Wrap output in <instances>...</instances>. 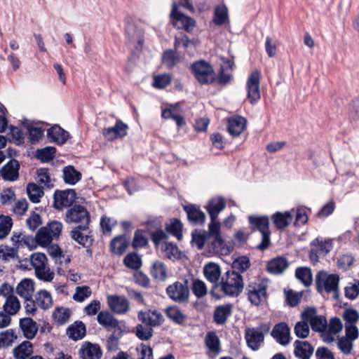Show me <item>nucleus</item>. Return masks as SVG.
<instances>
[{"label": "nucleus", "instance_id": "obj_1", "mask_svg": "<svg viewBox=\"0 0 359 359\" xmlns=\"http://www.w3.org/2000/svg\"><path fill=\"white\" fill-rule=\"evenodd\" d=\"M191 243L198 250H202L205 245L210 251L215 253H226L225 243L220 234V229L212 231L208 226V231H196L192 233Z\"/></svg>", "mask_w": 359, "mask_h": 359}, {"label": "nucleus", "instance_id": "obj_2", "mask_svg": "<svg viewBox=\"0 0 359 359\" xmlns=\"http://www.w3.org/2000/svg\"><path fill=\"white\" fill-rule=\"evenodd\" d=\"M243 280L241 275L235 271H227L221 278L219 283L221 290L225 295L237 297L243 289Z\"/></svg>", "mask_w": 359, "mask_h": 359}, {"label": "nucleus", "instance_id": "obj_3", "mask_svg": "<svg viewBox=\"0 0 359 359\" xmlns=\"http://www.w3.org/2000/svg\"><path fill=\"white\" fill-rule=\"evenodd\" d=\"M339 277L337 274H329L325 271H320L316 278L317 290L319 292H332L334 297H339Z\"/></svg>", "mask_w": 359, "mask_h": 359}, {"label": "nucleus", "instance_id": "obj_4", "mask_svg": "<svg viewBox=\"0 0 359 359\" xmlns=\"http://www.w3.org/2000/svg\"><path fill=\"white\" fill-rule=\"evenodd\" d=\"M47 261V257L43 253L36 252L30 257V262L36 277L41 280L50 282L54 278V273L48 267Z\"/></svg>", "mask_w": 359, "mask_h": 359}, {"label": "nucleus", "instance_id": "obj_5", "mask_svg": "<svg viewBox=\"0 0 359 359\" xmlns=\"http://www.w3.org/2000/svg\"><path fill=\"white\" fill-rule=\"evenodd\" d=\"M267 285L260 280L250 282L246 292L249 301L255 306L264 304L267 298Z\"/></svg>", "mask_w": 359, "mask_h": 359}, {"label": "nucleus", "instance_id": "obj_6", "mask_svg": "<svg viewBox=\"0 0 359 359\" xmlns=\"http://www.w3.org/2000/svg\"><path fill=\"white\" fill-rule=\"evenodd\" d=\"M249 222L262 233V243L257 245V248L261 250L267 249L270 245L268 217L250 216L249 217Z\"/></svg>", "mask_w": 359, "mask_h": 359}, {"label": "nucleus", "instance_id": "obj_7", "mask_svg": "<svg viewBox=\"0 0 359 359\" xmlns=\"http://www.w3.org/2000/svg\"><path fill=\"white\" fill-rule=\"evenodd\" d=\"M170 299L179 304H187L189 299V289L187 283L176 281L166 288Z\"/></svg>", "mask_w": 359, "mask_h": 359}, {"label": "nucleus", "instance_id": "obj_8", "mask_svg": "<svg viewBox=\"0 0 359 359\" xmlns=\"http://www.w3.org/2000/svg\"><path fill=\"white\" fill-rule=\"evenodd\" d=\"M260 80L261 72L258 69L252 70L247 80V99L252 104L257 103L261 97L259 89Z\"/></svg>", "mask_w": 359, "mask_h": 359}, {"label": "nucleus", "instance_id": "obj_9", "mask_svg": "<svg viewBox=\"0 0 359 359\" xmlns=\"http://www.w3.org/2000/svg\"><path fill=\"white\" fill-rule=\"evenodd\" d=\"M302 320H307L311 329L316 332H324L327 329V322L323 316H318L314 307H308L301 313Z\"/></svg>", "mask_w": 359, "mask_h": 359}, {"label": "nucleus", "instance_id": "obj_10", "mask_svg": "<svg viewBox=\"0 0 359 359\" xmlns=\"http://www.w3.org/2000/svg\"><path fill=\"white\" fill-rule=\"evenodd\" d=\"M191 69L198 81L202 84H208L215 80L212 67L205 61H198L194 63Z\"/></svg>", "mask_w": 359, "mask_h": 359}, {"label": "nucleus", "instance_id": "obj_11", "mask_svg": "<svg viewBox=\"0 0 359 359\" xmlns=\"http://www.w3.org/2000/svg\"><path fill=\"white\" fill-rule=\"evenodd\" d=\"M225 205L224 199L219 196L212 198L207 205V210L211 219L210 227L212 231L215 232L218 229H220V222L217 220V216L224 209Z\"/></svg>", "mask_w": 359, "mask_h": 359}, {"label": "nucleus", "instance_id": "obj_12", "mask_svg": "<svg viewBox=\"0 0 359 359\" xmlns=\"http://www.w3.org/2000/svg\"><path fill=\"white\" fill-rule=\"evenodd\" d=\"M270 329L269 324H262L256 328H247L245 330V339L249 347L252 350H257L264 341L263 331L268 332Z\"/></svg>", "mask_w": 359, "mask_h": 359}, {"label": "nucleus", "instance_id": "obj_13", "mask_svg": "<svg viewBox=\"0 0 359 359\" xmlns=\"http://www.w3.org/2000/svg\"><path fill=\"white\" fill-rule=\"evenodd\" d=\"M170 19L172 25L177 29H183L190 32L195 26V20L178 11L176 2L172 3Z\"/></svg>", "mask_w": 359, "mask_h": 359}, {"label": "nucleus", "instance_id": "obj_14", "mask_svg": "<svg viewBox=\"0 0 359 359\" xmlns=\"http://www.w3.org/2000/svg\"><path fill=\"white\" fill-rule=\"evenodd\" d=\"M76 194L74 189L56 190L53 195V207L57 210L71 206L75 201Z\"/></svg>", "mask_w": 359, "mask_h": 359}, {"label": "nucleus", "instance_id": "obj_15", "mask_svg": "<svg viewBox=\"0 0 359 359\" xmlns=\"http://www.w3.org/2000/svg\"><path fill=\"white\" fill-rule=\"evenodd\" d=\"M66 218L68 223H78L79 225L89 226L90 222L89 212L81 205H74L67 210Z\"/></svg>", "mask_w": 359, "mask_h": 359}, {"label": "nucleus", "instance_id": "obj_16", "mask_svg": "<svg viewBox=\"0 0 359 359\" xmlns=\"http://www.w3.org/2000/svg\"><path fill=\"white\" fill-rule=\"evenodd\" d=\"M332 249V243L318 238L311 242V249L309 252L311 261L315 264L320 257L325 256Z\"/></svg>", "mask_w": 359, "mask_h": 359}, {"label": "nucleus", "instance_id": "obj_17", "mask_svg": "<svg viewBox=\"0 0 359 359\" xmlns=\"http://www.w3.org/2000/svg\"><path fill=\"white\" fill-rule=\"evenodd\" d=\"M203 273L206 280L213 284L211 294L215 296V290L219 287V280L222 278L221 267L219 264L210 262L204 265Z\"/></svg>", "mask_w": 359, "mask_h": 359}, {"label": "nucleus", "instance_id": "obj_18", "mask_svg": "<svg viewBox=\"0 0 359 359\" xmlns=\"http://www.w3.org/2000/svg\"><path fill=\"white\" fill-rule=\"evenodd\" d=\"M137 318L143 324L152 327H158L164 322L163 316L157 310L140 311L138 312Z\"/></svg>", "mask_w": 359, "mask_h": 359}, {"label": "nucleus", "instance_id": "obj_19", "mask_svg": "<svg viewBox=\"0 0 359 359\" xmlns=\"http://www.w3.org/2000/svg\"><path fill=\"white\" fill-rule=\"evenodd\" d=\"M128 129L127 124L121 120H117L114 126L103 128L102 134L108 141H114L126 136Z\"/></svg>", "mask_w": 359, "mask_h": 359}, {"label": "nucleus", "instance_id": "obj_20", "mask_svg": "<svg viewBox=\"0 0 359 359\" xmlns=\"http://www.w3.org/2000/svg\"><path fill=\"white\" fill-rule=\"evenodd\" d=\"M71 237L85 248L90 247L93 243L88 226L78 225L71 231Z\"/></svg>", "mask_w": 359, "mask_h": 359}, {"label": "nucleus", "instance_id": "obj_21", "mask_svg": "<svg viewBox=\"0 0 359 359\" xmlns=\"http://www.w3.org/2000/svg\"><path fill=\"white\" fill-rule=\"evenodd\" d=\"M107 303L110 309L118 314H124L129 310V302L123 296L109 295Z\"/></svg>", "mask_w": 359, "mask_h": 359}, {"label": "nucleus", "instance_id": "obj_22", "mask_svg": "<svg viewBox=\"0 0 359 359\" xmlns=\"http://www.w3.org/2000/svg\"><path fill=\"white\" fill-rule=\"evenodd\" d=\"M271 334L281 345L285 346L290 342V330L285 323L276 324L273 327Z\"/></svg>", "mask_w": 359, "mask_h": 359}, {"label": "nucleus", "instance_id": "obj_23", "mask_svg": "<svg viewBox=\"0 0 359 359\" xmlns=\"http://www.w3.org/2000/svg\"><path fill=\"white\" fill-rule=\"evenodd\" d=\"M79 353L82 359H100L102 355L100 346L88 341L82 344Z\"/></svg>", "mask_w": 359, "mask_h": 359}, {"label": "nucleus", "instance_id": "obj_24", "mask_svg": "<svg viewBox=\"0 0 359 359\" xmlns=\"http://www.w3.org/2000/svg\"><path fill=\"white\" fill-rule=\"evenodd\" d=\"M19 325L24 337L27 339H33L39 329L36 322L28 317L21 318Z\"/></svg>", "mask_w": 359, "mask_h": 359}, {"label": "nucleus", "instance_id": "obj_25", "mask_svg": "<svg viewBox=\"0 0 359 359\" xmlns=\"http://www.w3.org/2000/svg\"><path fill=\"white\" fill-rule=\"evenodd\" d=\"M20 163L15 158H11L5 165H4L0 172L4 180L8 181H15L19 177Z\"/></svg>", "mask_w": 359, "mask_h": 359}, {"label": "nucleus", "instance_id": "obj_26", "mask_svg": "<svg viewBox=\"0 0 359 359\" xmlns=\"http://www.w3.org/2000/svg\"><path fill=\"white\" fill-rule=\"evenodd\" d=\"M47 137L50 142L61 145L68 140L69 134L60 126L55 125L47 130Z\"/></svg>", "mask_w": 359, "mask_h": 359}, {"label": "nucleus", "instance_id": "obj_27", "mask_svg": "<svg viewBox=\"0 0 359 359\" xmlns=\"http://www.w3.org/2000/svg\"><path fill=\"white\" fill-rule=\"evenodd\" d=\"M289 266V262L285 257H277L271 259L267 263L268 271L273 275L283 273Z\"/></svg>", "mask_w": 359, "mask_h": 359}, {"label": "nucleus", "instance_id": "obj_28", "mask_svg": "<svg viewBox=\"0 0 359 359\" xmlns=\"http://www.w3.org/2000/svg\"><path fill=\"white\" fill-rule=\"evenodd\" d=\"M246 119L241 116H234L228 121V130L233 136L240 135L246 127Z\"/></svg>", "mask_w": 359, "mask_h": 359}, {"label": "nucleus", "instance_id": "obj_29", "mask_svg": "<svg viewBox=\"0 0 359 359\" xmlns=\"http://www.w3.org/2000/svg\"><path fill=\"white\" fill-rule=\"evenodd\" d=\"M34 292V283L31 279H23L18 285L16 292L26 301L32 298Z\"/></svg>", "mask_w": 359, "mask_h": 359}, {"label": "nucleus", "instance_id": "obj_30", "mask_svg": "<svg viewBox=\"0 0 359 359\" xmlns=\"http://www.w3.org/2000/svg\"><path fill=\"white\" fill-rule=\"evenodd\" d=\"M189 221L194 224H201L205 222V214L196 205H187L184 207Z\"/></svg>", "mask_w": 359, "mask_h": 359}, {"label": "nucleus", "instance_id": "obj_31", "mask_svg": "<svg viewBox=\"0 0 359 359\" xmlns=\"http://www.w3.org/2000/svg\"><path fill=\"white\" fill-rule=\"evenodd\" d=\"M294 352L295 356L300 359H309L313 353V348L307 341L297 340Z\"/></svg>", "mask_w": 359, "mask_h": 359}, {"label": "nucleus", "instance_id": "obj_32", "mask_svg": "<svg viewBox=\"0 0 359 359\" xmlns=\"http://www.w3.org/2000/svg\"><path fill=\"white\" fill-rule=\"evenodd\" d=\"M165 313L168 318L177 325H183L185 323L187 317L182 313L177 306H170L165 310Z\"/></svg>", "mask_w": 359, "mask_h": 359}, {"label": "nucleus", "instance_id": "obj_33", "mask_svg": "<svg viewBox=\"0 0 359 359\" xmlns=\"http://www.w3.org/2000/svg\"><path fill=\"white\" fill-rule=\"evenodd\" d=\"M232 306L231 304L218 306L214 311V321L218 325H223L231 314Z\"/></svg>", "mask_w": 359, "mask_h": 359}, {"label": "nucleus", "instance_id": "obj_34", "mask_svg": "<svg viewBox=\"0 0 359 359\" xmlns=\"http://www.w3.org/2000/svg\"><path fill=\"white\" fill-rule=\"evenodd\" d=\"M86 326L81 321H76L67 329V334L73 340H79L86 335Z\"/></svg>", "mask_w": 359, "mask_h": 359}, {"label": "nucleus", "instance_id": "obj_35", "mask_svg": "<svg viewBox=\"0 0 359 359\" xmlns=\"http://www.w3.org/2000/svg\"><path fill=\"white\" fill-rule=\"evenodd\" d=\"M97 322L107 329H114L118 326V320L109 311H100L97 316Z\"/></svg>", "mask_w": 359, "mask_h": 359}, {"label": "nucleus", "instance_id": "obj_36", "mask_svg": "<svg viewBox=\"0 0 359 359\" xmlns=\"http://www.w3.org/2000/svg\"><path fill=\"white\" fill-rule=\"evenodd\" d=\"M36 304L43 310L48 309L53 306V299L50 293L46 290H41L35 295Z\"/></svg>", "mask_w": 359, "mask_h": 359}, {"label": "nucleus", "instance_id": "obj_37", "mask_svg": "<svg viewBox=\"0 0 359 359\" xmlns=\"http://www.w3.org/2000/svg\"><path fill=\"white\" fill-rule=\"evenodd\" d=\"M34 352L33 344L29 341H25L13 350L14 356L17 359H26Z\"/></svg>", "mask_w": 359, "mask_h": 359}, {"label": "nucleus", "instance_id": "obj_38", "mask_svg": "<svg viewBox=\"0 0 359 359\" xmlns=\"http://www.w3.org/2000/svg\"><path fill=\"white\" fill-rule=\"evenodd\" d=\"M150 272L152 277L156 280L163 281L167 278V269L165 264L159 260L152 263Z\"/></svg>", "mask_w": 359, "mask_h": 359}, {"label": "nucleus", "instance_id": "obj_39", "mask_svg": "<svg viewBox=\"0 0 359 359\" xmlns=\"http://www.w3.org/2000/svg\"><path fill=\"white\" fill-rule=\"evenodd\" d=\"M292 215L290 212H285L284 213L277 212L273 217V222L278 229H282L287 226L292 221Z\"/></svg>", "mask_w": 359, "mask_h": 359}, {"label": "nucleus", "instance_id": "obj_40", "mask_svg": "<svg viewBox=\"0 0 359 359\" xmlns=\"http://www.w3.org/2000/svg\"><path fill=\"white\" fill-rule=\"evenodd\" d=\"M25 127L27 128L29 133V140L34 144L39 140L43 135L45 129L39 125H34L27 122L24 123Z\"/></svg>", "mask_w": 359, "mask_h": 359}, {"label": "nucleus", "instance_id": "obj_41", "mask_svg": "<svg viewBox=\"0 0 359 359\" xmlns=\"http://www.w3.org/2000/svg\"><path fill=\"white\" fill-rule=\"evenodd\" d=\"M71 315V310L65 307H57L53 312V320L57 325H63L67 323Z\"/></svg>", "mask_w": 359, "mask_h": 359}, {"label": "nucleus", "instance_id": "obj_42", "mask_svg": "<svg viewBox=\"0 0 359 359\" xmlns=\"http://www.w3.org/2000/svg\"><path fill=\"white\" fill-rule=\"evenodd\" d=\"M161 116L165 119L172 118L179 127L185 123L184 118L179 114L176 106H170L169 108L163 109Z\"/></svg>", "mask_w": 359, "mask_h": 359}, {"label": "nucleus", "instance_id": "obj_43", "mask_svg": "<svg viewBox=\"0 0 359 359\" xmlns=\"http://www.w3.org/2000/svg\"><path fill=\"white\" fill-rule=\"evenodd\" d=\"M205 342L206 346L210 352L215 355L219 354L220 351V341L215 332H208L205 336Z\"/></svg>", "mask_w": 359, "mask_h": 359}, {"label": "nucleus", "instance_id": "obj_44", "mask_svg": "<svg viewBox=\"0 0 359 359\" xmlns=\"http://www.w3.org/2000/svg\"><path fill=\"white\" fill-rule=\"evenodd\" d=\"M63 178L66 183L75 184L81 178V174L73 166L68 165L63 169Z\"/></svg>", "mask_w": 359, "mask_h": 359}, {"label": "nucleus", "instance_id": "obj_45", "mask_svg": "<svg viewBox=\"0 0 359 359\" xmlns=\"http://www.w3.org/2000/svg\"><path fill=\"white\" fill-rule=\"evenodd\" d=\"M4 311L8 316L16 314L20 309V304L18 299L15 295H11L6 298L4 304Z\"/></svg>", "mask_w": 359, "mask_h": 359}, {"label": "nucleus", "instance_id": "obj_46", "mask_svg": "<svg viewBox=\"0 0 359 359\" xmlns=\"http://www.w3.org/2000/svg\"><path fill=\"white\" fill-rule=\"evenodd\" d=\"M295 276L306 287L310 286L312 283L311 271L308 267H298L295 271Z\"/></svg>", "mask_w": 359, "mask_h": 359}, {"label": "nucleus", "instance_id": "obj_47", "mask_svg": "<svg viewBox=\"0 0 359 359\" xmlns=\"http://www.w3.org/2000/svg\"><path fill=\"white\" fill-rule=\"evenodd\" d=\"M161 250L165 257L169 259H176L180 257V252L177 246L172 243L164 242L161 245Z\"/></svg>", "mask_w": 359, "mask_h": 359}, {"label": "nucleus", "instance_id": "obj_48", "mask_svg": "<svg viewBox=\"0 0 359 359\" xmlns=\"http://www.w3.org/2000/svg\"><path fill=\"white\" fill-rule=\"evenodd\" d=\"M13 219L8 215H0V240L5 238L11 232Z\"/></svg>", "mask_w": 359, "mask_h": 359}, {"label": "nucleus", "instance_id": "obj_49", "mask_svg": "<svg viewBox=\"0 0 359 359\" xmlns=\"http://www.w3.org/2000/svg\"><path fill=\"white\" fill-rule=\"evenodd\" d=\"M27 192L29 200L33 203H39L43 195L41 188L34 183L27 184Z\"/></svg>", "mask_w": 359, "mask_h": 359}, {"label": "nucleus", "instance_id": "obj_50", "mask_svg": "<svg viewBox=\"0 0 359 359\" xmlns=\"http://www.w3.org/2000/svg\"><path fill=\"white\" fill-rule=\"evenodd\" d=\"M250 266V259L246 256L239 257L232 263V270L236 272L243 273L246 271Z\"/></svg>", "mask_w": 359, "mask_h": 359}, {"label": "nucleus", "instance_id": "obj_51", "mask_svg": "<svg viewBox=\"0 0 359 359\" xmlns=\"http://www.w3.org/2000/svg\"><path fill=\"white\" fill-rule=\"evenodd\" d=\"M110 247L113 252L118 255H121L127 249L128 244L126 243V239L123 237L118 236L114 238L111 241L110 243Z\"/></svg>", "mask_w": 359, "mask_h": 359}, {"label": "nucleus", "instance_id": "obj_52", "mask_svg": "<svg viewBox=\"0 0 359 359\" xmlns=\"http://www.w3.org/2000/svg\"><path fill=\"white\" fill-rule=\"evenodd\" d=\"M191 290L194 294L198 298H202L208 293L206 284L200 279H196L193 281Z\"/></svg>", "mask_w": 359, "mask_h": 359}, {"label": "nucleus", "instance_id": "obj_53", "mask_svg": "<svg viewBox=\"0 0 359 359\" xmlns=\"http://www.w3.org/2000/svg\"><path fill=\"white\" fill-rule=\"evenodd\" d=\"M124 264L130 269L137 270L142 266L141 258L135 253H130L123 259Z\"/></svg>", "mask_w": 359, "mask_h": 359}, {"label": "nucleus", "instance_id": "obj_54", "mask_svg": "<svg viewBox=\"0 0 359 359\" xmlns=\"http://www.w3.org/2000/svg\"><path fill=\"white\" fill-rule=\"evenodd\" d=\"M228 19L227 8L224 5H219L215 10L214 22L216 25H223Z\"/></svg>", "mask_w": 359, "mask_h": 359}, {"label": "nucleus", "instance_id": "obj_55", "mask_svg": "<svg viewBox=\"0 0 359 359\" xmlns=\"http://www.w3.org/2000/svg\"><path fill=\"white\" fill-rule=\"evenodd\" d=\"M182 224L177 219H172L166 226L167 232L175 236L178 240H180L182 237Z\"/></svg>", "mask_w": 359, "mask_h": 359}, {"label": "nucleus", "instance_id": "obj_56", "mask_svg": "<svg viewBox=\"0 0 359 359\" xmlns=\"http://www.w3.org/2000/svg\"><path fill=\"white\" fill-rule=\"evenodd\" d=\"M136 335L141 340H149L153 335L152 327L145 324H139L136 327Z\"/></svg>", "mask_w": 359, "mask_h": 359}, {"label": "nucleus", "instance_id": "obj_57", "mask_svg": "<svg viewBox=\"0 0 359 359\" xmlns=\"http://www.w3.org/2000/svg\"><path fill=\"white\" fill-rule=\"evenodd\" d=\"M171 79L172 77L169 74H158L154 76L152 85L156 88L162 89L170 83Z\"/></svg>", "mask_w": 359, "mask_h": 359}, {"label": "nucleus", "instance_id": "obj_58", "mask_svg": "<svg viewBox=\"0 0 359 359\" xmlns=\"http://www.w3.org/2000/svg\"><path fill=\"white\" fill-rule=\"evenodd\" d=\"M117 222L115 219L103 215L100 219V227L103 233L110 234L112 228L116 225Z\"/></svg>", "mask_w": 359, "mask_h": 359}, {"label": "nucleus", "instance_id": "obj_59", "mask_svg": "<svg viewBox=\"0 0 359 359\" xmlns=\"http://www.w3.org/2000/svg\"><path fill=\"white\" fill-rule=\"evenodd\" d=\"M17 337L13 330H6L0 332V347H7L12 345Z\"/></svg>", "mask_w": 359, "mask_h": 359}, {"label": "nucleus", "instance_id": "obj_60", "mask_svg": "<svg viewBox=\"0 0 359 359\" xmlns=\"http://www.w3.org/2000/svg\"><path fill=\"white\" fill-rule=\"evenodd\" d=\"M309 322L305 320H302L297 323L294 326V333L297 337L306 338L309 334Z\"/></svg>", "mask_w": 359, "mask_h": 359}, {"label": "nucleus", "instance_id": "obj_61", "mask_svg": "<svg viewBox=\"0 0 359 359\" xmlns=\"http://www.w3.org/2000/svg\"><path fill=\"white\" fill-rule=\"evenodd\" d=\"M37 182L43 187H50L51 180L47 168H39L36 170Z\"/></svg>", "mask_w": 359, "mask_h": 359}, {"label": "nucleus", "instance_id": "obj_62", "mask_svg": "<svg viewBox=\"0 0 359 359\" xmlns=\"http://www.w3.org/2000/svg\"><path fill=\"white\" fill-rule=\"evenodd\" d=\"M91 295V290L88 286L77 287L73 299L79 302H83Z\"/></svg>", "mask_w": 359, "mask_h": 359}, {"label": "nucleus", "instance_id": "obj_63", "mask_svg": "<svg viewBox=\"0 0 359 359\" xmlns=\"http://www.w3.org/2000/svg\"><path fill=\"white\" fill-rule=\"evenodd\" d=\"M36 237L37 242L41 245H49L54 239L44 227L39 229Z\"/></svg>", "mask_w": 359, "mask_h": 359}, {"label": "nucleus", "instance_id": "obj_64", "mask_svg": "<svg viewBox=\"0 0 359 359\" xmlns=\"http://www.w3.org/2000/svg\"><path fill=\"white\" fill-rule=\"evenodd\" d=\"M44 228L48 231L53 238H57L61 233L62 224L57 221H53Z\"/></svg>", "mask_w": 359, "mask_h": 359}]
</instances>
